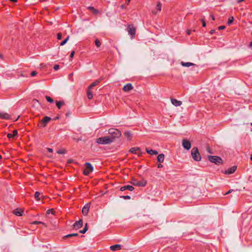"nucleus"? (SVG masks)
<instances>
[{
	"mask_svg": "<svg viewBox=\"0 0 252 252\" xmlns=\"http://www.w3.org/2000/svg\"><path fill=\"white\" fill-rule=\"evenodd\" d=\"M108 133L109 134V137L111 140H113L114 142L116 139L120 138L122 135V133L119 130L111 128L108 130Z\"/></svg>",
	"mask_w": 252,
	"mask_h": 252,
	"instance_id": "f257e3e1",
	"label": "nucleus"
},
{
	"mask_svg": "<svg viewBox=\"0 0 252 252\" xmlns=\"http://www.w3.org/2000/svg\"><path fill=\"white\" fill-rule=\"evenodd\" d=\"M96 143L101 145H108L113 143V140L110 139L109 136H105L97 138Z\"/></svg>",
	"mask_w": 252,
	"mask_h": 252,
	"instance_id": "f03ea898",
	"label": "nucleus"
},
{
	"mask_svg": "<svg viewBox=\"0 0 252 252\" xmlns=\"http://www.w3.org/2000/svg\"><path fill=\"white\" fill-rule=\"evenodd\" d=\"M191 155L192 158L196 161H200L201 159V157L200 153H199L198 149L197 147H193L191 151Z\"/></svg>",
	"mask_w": 252,
	"mask_h": 252,
	"instance_id": "7ed1b4c3",
	"label": "nucleus"
},
{
	"mask_svg": "<svg viewBox=\"0 0 252 252\" xmlns=\"http://www.w3.org/2000/svg\"><path fill=\"white\" fill-rule=\"evenodd\" d=\"M208 159L212 163H214L217 165H220L222 163V159L221 158L216 156H208Z\"/></svg>",
	"mask_w": 252,
	"mask_h": 252,
	"instance_id": "20e7f679",
	"label": "nucleus"
},
{
	"mask_svg": "<svg viewBox=\"0 0 252 252\" xmlns=\"http://www.w3.org/2000/svg\"><path fill=\"white\" fill-rule=\"evenodd\" d=\"M94 170V168L92 165L89 162H86L85 163V169L84 170L83 174L87 176L89 175V174L93 172Z\"/></svg>",
	"mask_w": 252,
	"mask_h": 252,
	"instance_id": "39448f33",
	"label": "nucleus"
},
{
	"mask_svg": "<svg viewBox=\"0 0 252 252\" xmlns=\"http://www.w3.org/2000/svg\"><path fill=\"white\" fill-rule=\"evenodd\" d=\"M131 184L134 186L138 187H145L147 184V181L143 180L140 181H138L137 180L134 178L132 179Z\"/></svg>",
	"mask_w": 252,
	"mask_h": 252,
	"instance_id": "423d86ee",
	"label": "nucleus"
},
{
	"mask_svg": "<svg viewBox=\"0 0 252 252\" xmlns=\"http://www.w3.org/2000/svg\"><path fill=\"white\" fill-rule=\"evenodd\" d=\"M126 30L132 38L135 36L136 28L133 25H128Z\"/></svg>",
	"mask_w": 252,
	"mask_h": 252,
	"instance_id": "0eeeda50",
	"label": "nucleus"
},
{
	"mask_svg": "<svg viewBox=\"0 0 252 252\" xmlns=\"http://www.w3.org/2000/svg\"><path fill=\"white\" fill-rule=\"evenodd\" d=\"M182 146L184 149L189 150L191 148V143L189 140L184 139L182 140Z\"/></svg>",
	"mask_w": 252,
	"mask_h": 252,
	"instance_id": "6e6552de",
	"label": "nucleus"
},
{
	"mask_svg": "<svg viewBox=\"0 0 252 252\" xmlns=\"http://www.w3.org/2000/svg\"><path fill=\"white\" fill-rule=\"evenodd\" d=\"M83 226V220L82 219L79 220L78 221H76L74 224L73 225V227L74 229H78L82 227Z\"/></svg>",
	"mask_w": 252,
	"mask_h": 252,
	"instance_id": "1a4fd4ad",
	"label": "nucleus"
},
{
	"mask_svg": "<svg viewBox=\"0 0 252 252\" xmlns=\"http://www.w3.org/2000/svg\"><path fill=\"white\" fill-rule=\"evenodd\" d=\"M51 118L48 116H45L42 120H41L40 123L41 126H46L47 124L51 120Z\"/></svg>",
	"mask_w": 252,
	"mask_h": 252,
	"instance_id": "9d476101",
	"label": "nucleus"
},
{
	"mask_svg": "<svg viewBox=\"0 0 252 252\" xmlns=\"http://www.w3.org/2000/svg\"><path fill=\"white\" fill-rule=\"evenodd\" d=\"M129 152L134 154H139V156H140L142 154L141 152V149L138 147L131 148L129 150Z\"/></svg>",
	"mask_w": 252,
	"mask_h": 252,
	"instance_id": "9b49d317",
	"label": "nucleus"
},
{
	"mask_svg": "<svg viewBox=\"0 0 252 252\" xmlns=\"http://www.w3.org/2000/svg\"><path fill=\"white\" fill-rule=\"evenodd\" d=\"M0 118L4 120L11 119V115L5 112L0 113Z\"/></svg>",
	"mask_w": 252,
	"mask_h": 252,
	"instance_id": "f8f14e48",
	"label": "nucleus"
},
{
	"mask_svg": "<svg viewBox=\"0 0 252 252\" xmlns=\"http://www.w3.org/2000/svg\"><path fill=\"white\" fill-rule=\"evenodd\" d=\"M134 188L133 186H130V185H126V186L122 187L120 188V190L122 191H125L126 190H128L129 191H133L134 190Z\"/></svg>",
	"mask_w": 252,
	"mask_h": 252,
	"instance_id": "ddd939ff",
	"label": "nucleus"
},
{
	"mask_svg": "<svg viewBox=\"0 0 252 252\" xmlns=\"http://www.w3.org/2000/svg\"><path fill=\"white\" fill-rule=\"evenodd\" d=\"M90 207L89 204H86L83 208L82 212L84 215L86 216L88 214L89 210Z\"/></svg>",
	"mask_w": 252,
	"mask_h": 252,
	"instance_id": "4468645a",
	"label": "nucleus"
},
{
	"mask_svg": "<svg viewBox=\"0 0 252 252\" xmlns=\"http://www.w3.org/2000/svg\"><path fill=\"white\" fill-rule=\"evenodd\" d=\"M133 89V87L131 84L128 83L124 86V87L123 88V90L125 92H129L130 91L132 90Z\"/></svg>",
	"mask_w": 252,
	"mask_h": 252,
	"instance_id": "2eb2a0df",
	"label": "nucleus"
},
{
	"mask_svg": "<svg viewBox=\"0 0 252 252\" xmlns=\"http://www.w3.org/2000/svg\"><path fill=\"white\" fill-rule=\"evenodd\" d=\"M236 169L237 167L236 166H233L226 170L224 173L226 174H231L236 171Z\"/></svg>",
	"mask_w": 252,
	"mask_h": 252,
	"instance_id": "dca6fc26",
	"label": "nucleus"
},
{
	"mask_svg": "<svg viewBox=\"0 0 252 252\" xmlns=\"http://www.w3.org/2000/svg\"><path fill=\"white\" fill-rule=\"evenodd\" d=\"M172 104L175 106H180L182 105V102L181 101L178 100L175 98H172L171 99Z\"/></svg>",
	"mask_w": 252,
	"mask_h": 252,
	"instance_id": "f3484780",
	"label": "nucleus"
},
{
	"mask_svg": "<svg viewBox=\"0 0 252 252\" xmlns=\"http://www.w3.org/2000/svg\"><path fill=\"white\" fill-rule=\"evenodd\" d=\"M122 248V246L119 244H116L113 246H110V249L112 251H116L117 250H121Z\"/></svg>",
	"mask_w": 252,
	"mask_h": 252,
	"instance_id": "a211bd4d",
	"label": "nucleus"
},
{
	"mask_svg": "<svg viewBox=\"0 0 252 252\" xmlns=\"http://www.w3.org/2000/svg\"><path fill=\"white\" fill-rule=\"evenodd\" d=\"M101 79H99L95 80V81L93 82L88 88H89V89H92L94 87H95L96 85H97L101 82Z\"/></svg>",
	"mask_w": 252,
	"mask_h": 252,
	"instance_id": "6ab92c4d",
	"label": "nucleus"
},
{
	"mask_svg": "<svg viewBox=\"0 0 252 252\" xmlns=\"http://www.w3.org/2000/svg\"><path fill=\"white\" fill-rule=\"evenodd\" d=\"M164 159V155L163 154H160L158 155L157 157L158 161L159 163H162L163 162Z\"/></svg>",
	"mask_w": 252,
	"mask_h": 252,
	"instance_id": "aec40b11",
	"label": "nucleus"
},
{
	"mask_svg": "<svg viewBox=\"0 0 252 252\" xmlns=\"http://www.w3.org/2000/svg\"><path fill=\"white\" fill-rule=\"evenodd\" d=\"M17 134H18V131L15 129L13 131V134L8 133L7 135V137L8 138L10 139V138L16 137L17 135Z\"/></svg>",
	"mask_w": 252,
	"mask_h": 252,
	"instance_id": "412c9836",
	"label": "nucleus"
},
{
	"mask_svg": "<svg viewBox=\"0 0 252 252\" xmlns=\"http://www.w3.org/2000/svg\"><path fill=\"white\" fill-rule=\"evenodd\" d=\"M146 151L147 152V153L151 155H156L158 154V152L157 151L154 150L152 149L149 150V149L146 148Z\"/></svg>",
	"mask_w": 252,
	"mask_h": 252,
	"instance_id": "4be33fe9",
	"label": "nucleus"
},
{
	"mask_svg": "<svg viewBox=\"0 0 252 252\" xmlns=\"http://www.w3.org/2000/svg\"><path fill=\"white\" fill-rule=\"evenodd\" d=\"M181 64L182 66H186V67H189L190 66H195L196 65L194 63H190V62L185 63V62H182L181 63Z\"/></svg>",
	"mask_w": 252,
	"mask_h": 252,
	"instance_id": "5701e85b",
	"label": "nucleus"
},
{
	"mask_svg": "<svg viewBox=\"0 0 252 252\" xmlns=\"http://www.w3.org/2000/svg\"><path fill=\"white\" fill-rule=\"evenodd\" d=\"M124 135L127 138L128 140H130L132 138V133L130 131H126L124 133Z\"/></svg>",
	"mask_w": 252,
	"mask_h": 252,
	"instance_id": "b1692460",
	"label": "nucleus"
},
{
	"mask_svg": "<svg viewBox=\"0 0 252 252\" xmlns=\"http://www.w3.org/2000/svg\"><path fill=\"white\" fill-rule=\"evenodd\" d=\"M91 89H89V88H88L87 93V97L89 99H91L93 97V95L91 91Z\"/></svg>",
	"mask_w": 252,
	"mask_h": 252,
	"instance_id": "393cba45",
	"label": "nucleus"
},
{
	"mask_svg": "<svg viewBox=\"0 0 252 252\" xmlns=\"http://www.w3.org/2000/svg\"><path fill=\"white\" fill-rule=\"evenodd\" d=\"M78 236V233H72V234H67L66 235H65L64 238H69V237H76V236Z\"/></svg>",
	"mask_w": 252,
	"mask_h": 252,
	"instance_id": "a878e982",
	"label": "nucleus"
},
{
	"mask_svg": "<svg viewBox=\"0 0 252 252\" xmlns=\"http://www.w3.org/2000/svg\"><path fill=\"white\" fill-rule=\"evenodd\" d=\"M64 104V102L63 101H59L56 102V105L59 109L61 108V106Z\"/></svg>",
	"mask_w": 252,
	"mask_h": 252,
	"instance_id": "bb28decb",
	"label": "nucleus"
},
{
	"mask_svg": "<svg viewBox=\"0 0 252 252\" xmlns=\"http://www.w3.org/2000/svg\"><path fill=\"white\" fill-rule=\"evenodd\" d=\"M22 213L23 212L22 211H19L18 210H15L14 211V214L15 215L18 216H22Z\"/></svg>",
	"mask_w": 252,
	"mask_h": 252,
	"instance_id": "cd10ccee",
	"label": "nucleus"
},
{
	"mask_svg": "<svg viewBox=\"0 0 252 252\" xmlns=\"http://www.w3.org/2000/svg\"><path fill=\"white\" fill-rule=\"evenodd\" d=\"M40 195V193L38 191L35 192V193L34 194V197L37 201L40 200V198H39Z\"/></svg>",
	"mask_w": 252,
	"mask_h": 252,
	"instance_id": "c85d7f7f",
	"label": "nucleus"
},
{
	"mask_svg": "<svg viewBox=\"0 0 252 252\" xmlns=\"http://www.w3.org/2000/svg\"><path fill=\"white\" fill-rule=\"evenodd\" d=\"M69 36H67V37L64 40H63L62 42H61L60 43V45L61 46L64 45L67 42V41L69 39Z\"/></svg>",
	"mask_w": 252,
	"mask_h": 252,
	"instance_id": "c756f323",
	"label": "nucleus"
},
{
	"mask_svg": "<svg viewBox=\"0 0 252 252\" xmlns=\"http://www.w3.org/2000/svg\"><path fill=\"white\" fill-rule=\"evenodd\" d=\"M234 21V18L233 17L231 16V17H230L228 20V21H227V24L228 25H231L233 22Z\"/></svg>",
	"mask_w": 252,
	"mask_h": 252,
	"instance_id": "7c9ffc66",
	"label": "nucleus"
},
{
	"mask_svg": "<svg viewBox=\"0 0 252 252\" xmlns=\"http://www.w3.org/2000/svg\"><path fill=\"white\" fill-rule=\"evenodd\" d=\"M95 44L97 47H99L101 45V43L98 39H96L95 40Z\"/></svg>",
	"mask_w": 252,
	"mask_h": 252,
	"instance_id": "2f4dec72",
	"label": "nucleus"
},
{
	"mask_svg": "<svg viewBox=\"0 0 252 252\" xmlns=\"http://www.w3.org/2000/svg\"><path fill=\"white\" fill-rule=\"evenodd\" d=\"M46 98L47 101L50 103H53L54 101L53 99L51 97H50L49 96H46Z\"/></svg>",
	"mask_w": 252,
	"mask_h": 252,
	"instance_id": "473e14b6",
	"label": "nucleus"
},
{
	"mask_svg": "<svg viewBox=\"0 0 252 252\" xmlns=\"http://www.w3.org/2000/svg\"><path fill=\"white\" fill-rule=\"evenodd\" d=\"M120 198H123L124 199H130L131 197L129 195H122L120 196Z\"/></svg>",
	"mask_w": 252,
	"mask_h": 252,
	"instance_id": "72a5a7b5",
	"label": "nucleus"
},
{
	"mask_svg": "<svg viewBox=\"0 0 252 252\" xmlns=\"http://www.w3.org/2000/svg\"><path fill=\"white\" fill-rule=\"evenodd\" d=\"M46 213L47 214H54V210L53 209H48Z\"/></svg>",
	"mask_w": 252,
	"mask_h": 252,
	"instance_id": "f704fd0d",
	"label": "nucleus"
},
{
	"mask_svg": "<svg viewBox=\"0 0 252 252\" xmlns=\"http://www.w3.org/2000/svg\"><path fill=\"white\" fill-rule=\"evenodd\" d=\"M161 4L160 2H158L157 5V8L158 11L161 10Z\"/></svg>",
	"mask_w": 252,
	"mask_h": 252,
	"instance_id": "c9c22d12",
	"label": "nucleus"
},
{
	"mask_svg": "<svg viewBox=\"0 0 252 252\" xmlns=\"http://www.w3.org/2000/svg\"><path fill=\"white\" fill-rule=\"evenodd\" d=\"M57 153L59 154H64L65 153V150H59Z\"/></svg>",
	"mask_w": 252,
	"mask_h": 252,
	"instance_id": "e433bc0d",
	"label": "nucleus"
},
{
	"mask_svg": "<svg viewBox=\"0 0 252 252\" xmlns=\"http://www.w3.org/2000/svg\"><path fill=\"white\" fill-rule=\"evenodd\" d=\"M32 224H44L45 225V224L41 222V221H33Z\"/></svg>",
	"mask_w": 252,
	"mask_h": 252,
	"instance_id": "4c0bfd02",
	"label": "nucleus"
},
{
	"mask_svg": "<svg viewBox=\"0 0 252 252\" xmlns=\"http://www.w3.org/2000/svg\"><path fill=\"white\" fill-rule=\"evenodd\" d=\"M206 151H207V152L210 154H213V152L212 151V150H211L209 146H207V148H206Z\"/></svg>",
	"mask_w": 252,
	"mask_h": 252,
	"instance_id": "58836bf2",
	"label": "nucleus"
},
{
	"mask_svg": "<svg viewBox=\"0 0 252 252\" xmlns=\"http://www.w3.org/2000/svg\"><path fill=\"white\" fill-rule=\"evenodd\" d=\"M87 230L86 228H84L83 229L80 230L79 232L82 234H85Z\"/></svg>",
	"mask_w": 252,
	"mask_h": 252,
	"instance_id": "ea45409f",
	"label": "nucleus"
},
{
	"mask_svg": "<svg viewBox=\"0 0 252 252\" xmlns=\"http://www.w3.org/2000/svg\"><path fill=\"white\" fill-rule=\"evenodd\" d=\"M201 21L202 22V26L203 27H205L206 26V22H205L204 19H201Z\"/></svg>",
	"mask_w": 252,
	"mask_h": 252,
	"instance_id": "a19ab883",
	"label": "nucleus"
},
{
	"mask_svg": "<svg viewBox=\"0 0 252 252\" xmlns=\"http://www.w3.org/2000/svg\"><path fill=\"white\" fill-rule=\"evenodd\" d=\"M62 38V35L61 33H58L57 34V39L58 40H61Z\"/></svg>",
	"mask_w": 252,
	"mask_h": 252,
	"instance_id": "79ce46f5",
	"label": "nucleus"
},
{
	"mask_svg": "<svg viewBox=\"0 0 252 252\" xmlns=\"http://www.w3.org/2000/svg\"><path fill=\"white\" fill-rule=\"evenodd\" d=\"M93 12L94 13V14L96 15L99 13V11L96 9H94Z\"/></svg>",
	"mask_w": 252,
	"mask_h": 252,
	"instance_id": "37998d69",
	"label": "nucleus"
},
{
	"mask_svg": "<svg viewBox=\"0 0 252 252\" xmlns=\"http://www.w3.org/2000/svg\"><path fill=\"white\" fill-rule=\"evenodd\" d=\"M225 28V27L224 26H221L218 27V29L219 30H224Z\"/></svg>",
	"mask_w": 252,
	"mask_h": 252,
	"instance_id": "c03bdc74",
	"label": "nucleus"
},
{
	"mask_svg": "<svg viewBox=\"0 0 252 252\" xmlns=\"http://www.w3.org/2000/svg\"><path fill=\"white\" fill-rule=\"evenodd\" d=\"M37 74V72L35 71H33L31 73L32 76H34Z\"/></svg>",
	"mask_w": 252,
	"mask_h": 252,
	"instance_id": "a18cd8bd",
	"label": "nucleus"
},
{
	"mask_svg": "<svg viewBox=\"0 0 252 252\" xmlns=\"http://www.w3.org/2000/svg\"><path fill=\"white\" fill-rule=\"evenodd\" d=\"M74 54H75V51H72L71 52V54H70V58H72L74 55Z\"/></svg>",
	"mask_w": 252,
	"mask_h": 252,
	"instance_id": "49530a36",
	"label": "nucleus"
},
{
	"mask_svg": "<svg viewBox=\"0 0 252 252\" xmlns=\"http://www.w3.org/2000/svg\"><path fill=\"white\" fill-rule=\"evenodd\" d=\"M59 67L60 66L58 64H56L54 66V69L55 70H57L59 68Z\"/></svg>",
	"mask_w": 252,
	"mask_h": 252,
	"instance_id": "de8ad7c7",
	"label": "nucleus"
},
{
	"mask_svg": "<svg viewBox=\"0 0 252 252\" xmlns=\"http://www.w3.org/2000/svg\"><path fill=\"white\" fill-rule=\"evenodd\" d=\"M47 150L48 152L52 153L53 152V150L52 148H47Z\"/></svg>",
	"mask_w": 252,
	"mask_h": 252,
	"instance_id": "09e8293b",
	"label": "nucleus"
},
{
	"mask_svg": "<svg viewBox=\"0 0 252 252\" xmlns=\"http://www.w3.org/2000/svg\"><path fill=\"white\" fill-rule=\"evenodd\" d=\"M88 9H90V10H92V11H94V10L95 8H94V7H93V6H89V7H88Z\"/></svg>",
	"mask_w": 252,
	"mask_h": 252,
	"instance_id": "8fccbe9b",
	"label": "nucleus"
},
{
	"mask_svg": "<svg viewBox=\"0 0 252 252\" xmlns=\"http://www.w3.org/2000/svg\"><path fill=\"white\" fill-rule=\"evenodd\" d=\"M215 32H216V31H215V30H211V31H210V33L211 34H213L214 33H215Z\"/></svg>",
	"mask_w": 252,
	"mask_h": 252,
	"instance_id": "3c124183",
	"label": "nucleus"
},
{
	"mask_svg": "<svg viewBox=\"0 0 252 252\" xmlns=\"http://www.w3.org/2000/svg\"><path fill=\"white\" fill-rule=\"evenodd\" d=\"M233 191H234L233 189H230L225 194H228L232 192Z\"/></svg>",
	"mask_w": 252,
	"mask_h": 252,
	"instance_id": "603ef678",
	"label": "nucleus"
},
{
	"mask_svg": "<svg viewBox=\"0 0 252 252\" xmlns=\"http://www.w3.org/2000/svg\"><path fill=\"white\" fill-rule=\"evenodd\" d=\"M162 167H163V165L161 164V163H159V164H158V168H162Z\"/></svg>",
	"mask_w": 252,
	"mask_h": 252,
	"instance_id": "864d4df0",
	"label": "nucleus"
},
{
	"mask_svg": "<svg viewBox=\"0 0 252 252\" xmlns=\"http://www.w3.org/2000/svg\"><path fill=\"white\" fill-rule=\"evenodd\" d=\"M120 7L122 9H125L126 8V6L124 4H122L120 6Z\"/></svg>",
	"mask_w": 252,
	"mask_h": 252,
	"instance_id": "5fc2aeb1",
	"label": "nucleus"
},
{
	"mask_svg": "<svg viewBox=\"0 0 252 252\" xmlns=\"http://www.w3.org/2000/svg\"><path fill=\"white\" fill-rule=\"evenodd\" d=\"M245 0H236L237 3H240L241 2L244 1Z\"/></svg>",
	"mask_w": 252,
	"mask_h": 252,
	"instance_id": "6e6d98bb",
	"label": "nucleus"
},
{
	"mask_svg": "<svg viewBox=\"0 0 252 252\" xmlns=\"http://www.w3.org/2000/svg\"><path fill=\"white\" fill-rule=\"evenodd\" d=\"M211 17L213 20H215V18L213 15H211Z\"/></svg>",
	"mask_w": 252,
	"mask_h": 252,
	"instance_id": "4d7b16f0",
	"label": "nucleus"
},
{
	"mask_svg": "<svg viewBox=\"0 0 252 252\" xmlns=\"http://www.w3.org/2000/svg\"><path fill=\"white\" fill-rule=\"evenodd\" d=\"M131 0H126V3L127 4H128L130 2Z\"/></svg>",
	"mask_w": 252,
	"mask_h": 252,
	"instance_id": "13d9d810",
	"label": "nucleus"
},
{
	"mask_svg": "<svg viewBox=\"0 0 252 252\" xmlns=\"http://www.w3.org/2000/svg\"><path fill=\"white\" fill-rule=\"evenodd\" d=\"M187 33L188 35H189L190 34V31L189 30H188Z\"/></svg>",
	"mask_w": 252,
	"mask_h": 252,
	"instance_id": "bf43d9fd",
	"label": "nucleus"
},
{
	"mask_svg": "<svg viewBox=\"0 0 252 252\" xmlns=\"http://www.w3.org/2000/svg\"><path fill=\"white\" fill-rule=\"evenodd\" d=\"M85 228H86L87 230L88 229V224L87 223H86L85 224V226L84 227Z\"/></svg>",
	"mask_w": 252,
	"mask_h": 252,
	"instance_id": "052dcab7",
	"label": "nucleus"
},
{
	"mask_svg": "<svg viewBox=\"0 0 252 252\" xmlns=\"http://www.w3.org/2000/svg\"><path fill=\"white\" fill-rule=\"evenodd\" d=\"M9 0L11 2H14L17 1V0Z\"/></svg>",
	"mask_w": 252,
	"mask_h": 252,
	"instance_id": "680f3d73",
	"label": "nucleus"
},
{
	"mask_svg": "<svg viewBox=\"0 0 252 252\" xmlns=\"http://www.w3.org/2000/svg\"><path fill=\"white\" fill-rule=\"evenodd\" d=\"M250 47H252V41L250 43Z\"/></svg>",
	"mask_w": 252,
	"mask_h": 252,
	"instance_id": "e2e57ef3",
	"label": "nucleus"
},
{
	"mask_svg": "<svg viewBox=\"0 0 252 252\" xmlns=\"http://www.w3.org/2000/svg\"><path fill=\"white\" fill-rule=\"evenodd\" d=\"M69 115V112H67L66 114V116L67 117Z\"/></svg>",
	"mask_w": 252,
	"mask_h": 252,
	"instance_id": "0e129e2a",
	"label": "nucleus"
},
{
	"mask_svg": "<svg viewBox=\"0 0 252 252\" xmlns=\"http://www.w3.org/2000/svg\"><path fill=\"white\" fill-rule=\"evenodd\" d=\"M59 119V116H57V117H56L55 118V120H58V119Z\"/></svg>",
	"mask_w": 252,
	"mask_h": 252,
	"instance_id": "69168bd1",
	"label": "nucleus"
},
{
	"mask_svg": "<svg viewBox=\"0 0 252 252\" xmlns=\"http://www.w3.org/2000/svg\"><path fill=\"white\" fill-rule=\"evenodd\" d=\"M33 101H34L38 102V100H37V99H34V100H33Z\"/></svg>",
	"mask_w": 252,
	"mask_h": 252,
	"instance_id": "338daca9",
	"label": "nucleus"
},
{
	"mask_svg": "<svg viewBox=\"0 0 252 252\" xmlns=\"http://www.w3.org/2000/svg\"><path fill=\"white\" fill-rule=\"evenodd\" d=\"M250 159H251V160L252 161V155H251V156Z\"/></svg>",
	"mask_w": 252,
	"mask_h": 252,
	"instance_id": "774afa93",
	"label": "nucleus"
}]
</instances>
